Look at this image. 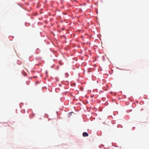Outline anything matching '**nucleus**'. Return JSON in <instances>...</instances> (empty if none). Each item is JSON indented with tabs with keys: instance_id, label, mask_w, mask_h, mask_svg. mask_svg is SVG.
Segmentation results:
<instances>
[{
	"instance_id": "1",
	"label": "nucleus",
	"mask_w": 149,
	"mask_h": 149,
	"mask_svg": "<svg viewBox=\"0 0 149 149\" xmlns=\"http://www.w3.org/2000/svg\"><path fill=\"white\" fill-rule=\"evenodd\" d=\"M83 136L84 137L87 136H88V134L87 132H84L83 133Z\"/></svg>"
}]
</instances>
